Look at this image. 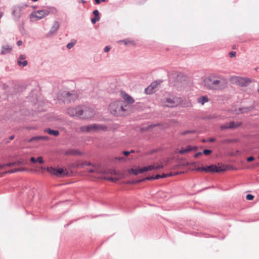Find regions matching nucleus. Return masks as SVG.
Instances as JSON below:
<instances>
[{
  "label": "nucleus",
  "instance_id": "15",
  "mask_svg": "<svg viewBox=\"0 0 259 259\" xmlns=\"http://www.w3.org/2000/svg\"><path fill=\"white\" fill-rule=\"evenodd\" d=\"M26 56L24 55H21L19 57L17 63L19 66H26L27 65V61L25 60Z\"/></svg>",
  "mask_w": 259,
  "mask_h": 259
},
{
  "label": "nucleus",
  "instance_id": "36",
  "mask_svg": "<svg viewBox=\"0 0 259 259\" xmlns=\"http://www.w3.org/2000/svg\"><path fill=\"white\" fill-rule=\"evenodd\" d=\"M195 133V132L194 131H185L183 133H181V135H186L187 134H189V133Z\"/></svg>",
  "mask_w": 259,
  "mask_h": 259
},
{
  "label": "nucleus",
  "instance_id": "31",
  "mask_svg": "<svg viewBox=\"0 0 259 259\" xmlns=\"http://www.w3.org/2000/svg\"><path fill=\"white\" fill-rule=\"evenodd\" d=\"M229 128H230L229 122L226 123L221 126V129L222 130H227V129H229Z\"/></svg>",
  "mask_w": 259,
  "mask_h": 259
},
{
  "label": "nucleus",
  "instance_id": "21",
  "mask_svg": "<svg viewBox=\"0 0 259 259\" xmlns=\"http://www.w3.org/2000/svg\"><path fill=\"white\" fill-rule=\"evenodd\" d=\"M248 82V80L246 78L240 77L237 84L241 87H243L246 85Z\"/></svg>",
  "mask_w": 259,
  "mask_h": 259
},
{
  "label": "nucleus",
  "instance_id": "14",
  "mask_svg": "<svg viewBox=\"0 0 259 259\" xmlns=\"http://www.w3.org/2000/svg\"><path fill=\"white\" fill-rule=\"evenodd\" d=\"M94 114V111L90 108H85L83 109V115L81 116V118L87 119L92 117Z\"/></svg>",
  "mask_w": 259,
  "mask_h": 259
},
{
  "label": "nucleus",
  "instance_id": "46",
  "mask_svg": "<svg viewBox=\"0 0 259 259\" xmlns=\"http://www.w3.org/2000/svg\"><path fill=\"white\" fill-rule=\"evenodd\" d=\"M15 162H17L16 165H21V164L25 163V162L22 161H15Z\"/></svg>",
  "mask_w": 259,
  "mask_h": 259
},
{
  "label": "nucleus",
  "instance_id": "53",
  "mask_svg": "<svg viewBox=\"0 0 259 259\" xmlns=\"http://www.w3.org/2000/svg\"><path fill=\"white\" fill-rule=\"evenodd\" d=\"M161 178H166V177H167V175L163 174L162 175H161Z\"/></svg>",
  "mask_w": 259,
  "mask_h": 259
},
{
  "label": "nucleus",
  "instance_id": "5",
  "mask_svg": "<svg viewBox=\"0 0 259 259\" xmlns=\"http://www.w3.org/2000/svg\"><path fill=\"white\" fill-rule=\"evenodd\" d=\"M227 167L228 166L226 165L217 166L215 165H211L207 167H201L197 168L196 170L198 171H204L205 172H219L221 171H226L227 169Z\"/></svg>",
  "mask_w": 259,
  "mask_h": 259
},
{
  "label": "nucleus",
  "instance_id": "16",
  "mask_svg": "<svg viewBox=\"0 0 259 259\" xmlns=\"http://www.w3.org/2000/svg\"><path fill=\"white\" fill-rule=\"evenodd\" d=\"M142 169H144V167H137L135 168H131L129 170L130 173H133L135 175H137L139 174H142L145 171H142Z\"/></svg>",
  "mask_w": 259,
  "mask_h": 259
},
{
  "label": "nucleus",
  "instance_id": "44",
  "mask_svg": "<svg viewBox=\"0 0 259 259\" xmlns=\"http://www.w3.org/2000/svg\"><path fill=\"white\" fill-rule=\"evenodd\" d=\"M254 159V158L253 156L249 157L247 158V161L248 162H250L253 161Z\"/></svg>",
  "mask_w": 259,
  "mask_h": 259
},
{
  "label": "nucleus",
  "instance_id": "58",
  "mask_svg": "<svg viewBox=\"0 0 259 259\" xmlns=\"http://www.w3.org/2000/svg\"><path fill=\"white\" fill-rule=\"evenodd\" d=\"M80 3H82V4H84V3H85V1H84V0H81V1H80Z\"/></svg>",
  "mask_w": 259,
  "mask_h": 259
},
{
  "label": "nucleus",
  "instance_id": "13",
  "mask_svg": "<svg viewBox=\"0 0 259 259\" xmlns=\"http://www.w3.org/2000/svg\"><path fill=\"white\" fill-rule=\"evenodd\" d=\"M158 83L156 81L153 82L145 90V93L146 94H151L155 92V89L157 88Z\"/></svg>",
  "mask_w": 259,
  "mask_h": 259
},
{
  "label": "nucleus",
  "instance_id": "2",
  "mask_svg": "<svg viewBox=\"0 0 259 259\" xmlns=\"http://www.w3.org/2000/svg\"><path fill=\"white\" fill-rule=\"evenodd\" d=\"M203 84L209 90H222L227 87V80L224 78L211 75L204 79Z\"/></svg>",
  "mask_w": 259,
  "mask_h": 259
},
{
  "label": "nucleus",
  "instance_id": "19",
  "mask_svg": "<svg viewBox=\"0 0 259 259\" xmlns=\"http://www.w3.org/2000/svg\"><path fill=\"white\" fill-rule=\"evenodd\" d=\"M122 98L124 99V100L128 104H132L134 102V99L128 94H123Z\"/></svg>",
  "mask_w": 259,
  "mask_h": 259
},
{
  "label": "nucleus",
  "instance_id": "18",
  "mask_svg": "<svg viewBox=\"0 0 259 259\" xmlns=\"http://www.w3.org/2000/svg\"><path fill=\"white\" fill-rule=\"evenodd\" d=\"M12 48L9 45H5L2 47L1 54L5 55L7 53H10L12 51Z\"/></svg>",
  "mask_w": 259,
  "mask_h": 259
},
{
  "label": "nucleus",
  "instance_id": "40",
  "mask_svg": "<svg viewBox=\"0 0 259 259\" xmlns=\"http://www.w3.org/2000/svg\"><path fill=\"white\" fill-rule=\"evenodd\" d=\"M36 161L39 162V163H44V160L42 157H38L36 159Z\"/></svg>",
  "mask_w": 259,
  "mask_h": 259
},
{
  "label": "nucleus",
  "instance_id": "20",
  "mask_svg": "<svg viewBox=\"0 0 259 259\" xmlns=\"http://www.w3.org/2000/svg\"><path fill=\"white\" fill-rule=\"evenodd\" d=\"M49 138L47 136H35L31 138L29 141L32 142L33 141H39V140H48Z\"/></svg>",
  "mask_w": 259,
  "mask_h": 259
},
{
  "label": "nucleus",
  "instance_id": "10",
  "mask_svg": "<svg viewBox=\"0 0 259 259\" xmlns=\"http://www.w3.org/2000/svg\"><path fill=\"white\" fill-rule=\"evenodd\" d=\"M25 7L23 6H17L14 8L12 12L13 16L16 19H18L23 14V10Z\"/></svg>",
  "mask_w": 259,
  "mask_h": 259
},
{
  "label": "nucleus",
  "instance_id": "48",
  "mask_svg": "<svg viewBox=\"0 0 259 259\" xmlns=\"http://www.w3.org/2000/svg\"><path fill=\"white\" fill-rule=\"evenodd\" d=\"M161 175H156L154 177V180H157L161 178Z\"/></svg>",
  "mask_w": 259,
  "mask_h": 259
},
{
  "label": "nucleus",
  "instance_id": "32",
  "mask_svg": "<svg viewBox=\"0 0 259 259\" xmlns=\"http://www.w3.org/2000/svg\"><path fill=\"white\" fill-rule=\"evenodd\" d=\"M183 172H182V171H180V172H170V173L168 174H166L167 175V177H171V176H176V175H179L181 173H183Z\"/></svg>",
  "mask_w": 259,
  "mask_h": 259
},
{
  "label": "nucleus",
  "instance_id": "24",
  "mask_svg": "<svg viewBox=\"0 0 259 259\" xmlns=\"http://www.w3.org/2000/svg\"><path fill=\"white\" fill-rule=\"evenodd\" d=\"M229 126L230 128H235L239 126H240L242 124L241 122H234V121H231L229 122Z\"/></svg>",
  "mask_w": 259,
  "mask_h": 259
},
{
  "label": "nucleus",
  "instance_id": "25",
  "mask_svg": "<svg viewBox=\"0 0 259 259\" xmlns=\"http://www.w3.org/2000/svg\"><path fill=\"white\" fill-rule=\"evenodd\" d=\"M17 162H9L6 164H0V170L4 169L6 166L10 167L14 165H16Z\"/></svg>",
  "mask_w": 259,
  "mask_h": 259
},
{
  "label": "nucleus",
  "instance_id": "38",
  "mask_svg": "<svg viewBox=\"0 0 259 259\" xmlns=\"http://www.w3.org/2000/svg\"><path fill=\"white\" fill-rule=\"evenodd\" d=\"M203 153L205 155H207L211 153V151L210 150H208V149H205L203 150Z\"/></svg>",
  "mask_w": 259,
  "mask_h": 259
},
{
  "label": "nucleus",
  "instance_id": "26",
  "mask_svg": "<svg viewBox=\"0 0 259 259\" xmlns=\"http://www.w3.org/2000/svg\"><path fill=\"white\" fill-rule=\"evenodd\" d=\"M143 167H144V169H142V171L145 172V171H151V170L155 169L154 163L151 165L147 166H144Z\"/></svg>",
  "mask_w": 259,
  "mask_h": 259
},
{
  "label": "nucleus",
  "instance_id": "41",
  "mask_svg": "<svg viewBox=\"0 0 259 259\" xmlns=\"http://www.w3.org/2000/svg\"><path fill=\"white\" fill-rule=\"evenodd\" d=\"M236 56V52H231L229 53V56L231 58L234 57Z\"/></svg>",
  "mask_w": 259,
  "mask_h": 259
},
{
  "label": "nucleus",
  "instance_id": "1",
  "mask_svg": "<svg viewBox=\"0 0 259 259\" xmlns=\"http://www.w3.org/2000/svg\"><path fill=\"white\" fill-rule=\"evenodd\" d=\"M77 168H83L88 176L94 179H103L105 174L104 167L99 163H92L88 161L77 162L74 166Z\"/></svg>",
  "mask_w": 259,
  "mask_h": 259
},
{
  "label": "nucleus",
  "instance_id": "57",
  "mask_svg": "<svg viewBox=\"0 0 259 259\" xmlns=\"http://www.w3.org/2000/svg\"><path fill=\"white\" fill-rule=\"evenodd\" d=\"M3 15V13L0 12V19H1V18L2 17Z\"/></svg>",
  "mask_w": 259,
  "mask_h": 259
},
{
  "label": "nucleus",
  "instance_id": "54",
  "mask_svg": "<svg viewBox=\"0 0 259 259\" xmlns=\"http://www.w3.org/2000/svg\"><path fill=\"white\" fill-rule=\"evenodd\" d=\"M214 141H215V139H214V138H210L208 140V141L210 142H214Z\"/></svg>",
  "mask_w": 259,
  "mask_h": 259
},
{
  "label": "nucleus",
  "instance_id": "45",
  "mask_svg": "<svg viewBox=\"0 0 259 259\" xmlns=\"http://www.w3.org/2000/svg\"><path fill=\"white\" fill-rule=\"evenodd\" d=\"M111 48L109 46H106L104 49L105 52H108L110 51Z\"/></svg>",
  "mask_w": 259,
  "mask_h": 259
},
{
  "label": "nucleus",
  "instance_id": "35",
  "mask_svg": "<svg viewBox=\"0 0 259 259\" xmlns=\"http://www.w3.org/2000/svg\"><path fill=\"white\" fill-rule=\"evenodd\" d=\"M246 198L248 200H251L254 198V196L251 194H247L246 196Z\"/></svg>",
  "mask_w": 259,
  "mask_h": 259
},
{
  "label": "nucleus",
  "instance_id": "7",
  "mask_svg": "<svg viewBox=\"0 0 259 259\" xmlns=\"http://www.w3.org/2000/svg\"><path fill=\"white\" fill-rule=\"evenodd\" d=\"M47 170L51 174L55 175L57 177H62L68 175V171L66 169L62 168H54L53 167H48Z\"/></svg>",
  "mask_w": 259,
  "mask_h": 259
},
{
  "label": "nucleus",
  "instance_id": "29",
  "mask_svg": "<svg viewBox=\"0 0 259 259\" xmlns=\"http://www.w3.org/2000/svg\"><path fill=\"white\" fill-rule=\"evenodd\" d=\"M25 169L24 168H15L13 170H9L8 171H6L5 172V174H7V173H14V172H18V171H23Z\"/></svg>",
  "mask_w": 259,
  "mask_h": 259
},
{
  "label": "nucleus",
  "instance_id": "50",
  "mask_svg": "<svg viewBox=\"0 0 259 259\" xmlns=\"http://www.w3.org/2000/svg\"><path fill=\"white\" fill-rule=\"evenodd\" d=\"M109 181H115L116 180H117V179H115V178H108L107 179Z\"/></svg>",
  "mask_w": 259,
  "mask_h": 259
},
{
  "label": "nucleus",
  "instance_id": "55",
  "mask_svg": "<svg viewBox=\"0 0 259 259\" xmlns=\"http://www.w3.org/2000/svg\"><path fill=\"white\" fill-rule=\"evenodd\" d=\"M14 135H13V136H10V137L9 139H10V140H13V139H14Z\"/></svg>",
  "mask_w": 259,
  "mask_h": 259
},
{
  "label": "nucleus",
  "instance_id": "59",
  "mask_svg": "<svg viewBox=\"0 0 259 259\" xmlns=\"http://www.w3.org/2000/svg\"><path fill=\"white\" fill-rule=\"evenodd\" d=\"M201 154V153H197L195 154V157L198 156V155Z\"/></svg>",
  "mask_w": 259,
  "mask_h": 259
},
{
  "label": "nucleus",
  "instance_id": "28",
  "mask_svg": "<svg viewBox=\"0 0 259 259\" xmlns=\"http://www.w3.org/2000/svg\"><path fill=\"white\" fill-rule=\"evenodd\" d=\"M67 155H77L79 154V152L76 150L71 149L66 152Z\"/></svg>",
  "mask_w": 259,
  "mask_h": 259
},
{
  "label": "nucleus",
  "instance_id": "61",
  "mask_svg": "<svg viewBox=\"0 0 259 259\" xmlns=\"http://www.w3.org/2000/svg\"><path fill=\"white\" fill-rule=\"evenodd\" d=\"M102 2H105L106 0H101Z\"/></svg>",
  "mask_w": 259,
  "mask_h": 259
},
{
  "label": "nucleus",
  "instance_id": "30",
  "mask_svg": "<svg viewBox=\"0 0 259 259\" xmlns=\"http://www.w3.org/2000/svg\"><path fill=\"white\" fill-rule=\"evenodd\" d=\"M119 42H122L125 45H128V44H131V45H133L134 44L133 41L130 40H128V39L123 40L120 41Z\"/></svg>",
  "mask_w": 259,
  "mask_h": 259
},
{
  "label": "nucleus",
  "instance_id": "56",
  "mask_svg": "<svg viewBox=\"0 0 259 259\" xmlns=\"http://www.w3.org/2000/svg\"><path fill=\"white\" fill-rule=\"evenodd\" d=\"M95 2L97 4H99L100 3V0H95Z\"/></svg>",
  "mask_w": 259,
  "mask_h": 259
},
{
  "label": "nucleus",
  "instance_id": "6",
  "mask_svg": "<svg viewBox=\"0 0 259 259\" xmlns=\"http://www.w3.org/2000/svg\"><path fill=\"white\" fill-rule=\"evenodd\" d=\"M183 100L181 98L175 97L167 98L163 104L165 106L171 108L178 106L181 104Z\"/></svg>",
  "mask_w": 259,
  "mask_h": 259
},
{
  "label": "nucleus",
  "instance_id": "49",
  "mask_svg": "<svg viewBox=\"0 0 259 259\" xmlns=\"http://www.w3.org/2000/svg\"><path fill=\"white\" fill-rule=\"evenodd\" d=\"M30 161L33 163H35V162H36V159H35L34 157H32L30 158Z\"/></svg>",
  "mask_w": 259,
  "mask_h": 259
},
{
  "label": "nucleus",
  "instance_id": "11",
  "mask_svg": "<svg viewBox=\"0 0 259 259\" xmlns=\"http://www.w3.org/2000/svg\"><path fill=\"white\" fill-rule=\"evenodd\" d=\"M62 96L65 98V100L69 102L73 101L77 99L78 97L77 93L74 91L72 92L71 93L66 91H64L62 93Z\"/></svg>",
  "mask_w": 259,
  "mask_h": 259
},
{
  "label": "nucleus",
  "instance_id": "23",
  "mask_svg": "<svg viewBox=\"0 0 259 259\" xmlns=\"http://www.w3.org/2000/svg\"><path fill=\"white\" fill-rule=\"evenodd\" d=\"M192 149L191 146H187L185 148H182L181 149H180L179 151V153L181 154H184L185 153H186L190 151H191Z\"/></svg>",
  "mask_w": 259,
  "mask_h": 259
},
{
  "label": "nucleus",
  "instance_id": "39",
  "mask_svg": "<svg viewBox=\"0 0 259 259\" xmlns=\"http://www.w3.org/2000/svg\"><path fill=\"white\" fill-rule=\"evenodd\" d=\"M93 14L95 15L96 17H100L99 13L97 10H95L93 11Z\"/></svg>",
  "mask_w": 259,
  "mask_h": 259
},
{
  "label": "nucleus",
  "instance_id": "3",
  "mask_svg": "<svg viewBox=\"0 0 259 259\" xmlns=\"http://www.w3.org/2000/svg\"><path fill=\"white\" fill-rule=\"evenodd\" d=\"M127 104L123 101H115L112 102L109 106L110 113L115 116H120L125 115Z\"/></svg>",
  "mask_w": 259,
  "mask_h": 259
},
{
  "label": "nucleus",
  "instance_id": "60",
  "mask_svg": "<svg viewBox=\"0 0 259 259\" xmlns=\"http://www.w3.org/2000/svg\"><path fill=\"white\" fill-rule=\"evenodd\" d=\"M130 153H134V152H135V151H134V150H131V151H130Z\"/></svg>",
  "mask_w": 259,
  "mask_h": 259
},
{
  "label": "nucleus",
  "instance_id": "12",
  "mask_svg": "<svg viewBox=\"0 0 259 259\" xmlns=\"http://www.w3.org/2000/svg\"><path fill=\"white\" fill-rule=\"evenodd\" d=\"M60 25L58 21H54L49 32L46 34V37H50L55 35L59 28Z\"/></svg>",
  "mask_w": 259,
  "mask_h": 259
},
{
  "label": "nucleus",
  "instance_id": "33",
  "mask_svg": "<svg viewBox=\"0 0 259 259\" xmlns=\"http://www.w3.org/2000/svg\"><path fill=\"white\" fill-rule=\"evenodd\" d=\"M154 165L155 169H158L163 167V165L159 164L158 163H154Z\"/></svg>",
  "mask_w": 259,
  "mask_h": 259
},
{
  "label": "nucleus",
  "instance_id": "9",
  "mask_svg": "<svg viewBox=\"0 0 259 259\" xmlns=\"http://www.w3.org/2000/svg\"><path fill=\"white\" fill-rule=\"evenodd\" d=\"M49 14V11L46 10L34 11L31 14V17L34 18L35 20H38L48 16Z\"/></svg>",
  "mask_w": 259,
  "mask_h": 259
},
{
  "label": "nucleus",
  "instance_id": "51",
  "mask_svg": "<svg viewBox=\"0 0 259 259\" xmlns=\"http://www.w3.org/2000/svg\"><path fill=\"white\" fill-rule=\"evenodd\" d=\"M17 44L18 46H20L22 45V41L21 40H19L17 41Z\"/></svg>",
  "mask_w": 259,
  "mask_h": 259
},
{
  "label": "nucleus",
  "instance_id": "43",
  "mask_svg": "<svg viewBox=\"0 0 259 259\" xmlns=\"http://www.w3.org/2000/svg\"><path fill=\"white\" fill-rule=\"evenodd\" d=\"M116 159H118L119 161H125V158L124 157H118L115 158Z\"/></svg>",
  "mask_w": 259,
  "mask_h": 259
},
{
  "label": "nucleus",
  "instance_id": "27",
  "mask_svg": "<svg viewBox=\"0 0 259 259\" xmlns=\"http://www.w3.org/2000/svg\"><path fill=\"white\" fill-rule=\"evenodd\" d=\"M239 78H240V77H239V76H233L230 78V81L232 83L237 84V83L238 82V80H239Z\"/></svg>",
  "mask_w": 259,
  "mask_h": 259
},
{
  "label": "nucleus",
  "instance_id": "22",
  "mask_svg": "<svg viewBox=\"0 0 259 259\" xmlns=\"http://www.w3.org/2000/svg\"><path fill=\"white\" fill-rule=\"evenodd\" d=\"M208 101L209 99L207 96H201L197 99V102L202 105H204Z\"/></svg>",
  "mask_w": 259,
  "mask_h": 259
},
{
  "label": "nucleus",
  "instance_id": "47",
  "mask_svg": "<svg viewBox=\"0 0 259 259\" xmlns=\"http://www.w3.org/2000/svg\"><path fill=\"white\" fill-rule=\"evenodd\" d=\"M122 153H123V154L124 155H125V156H128V155H130V152H129V151H123V152H122Z\"/></svg>",
  "mask_w": 259,
  "mask_h": 259
},
{
  "label": "nucleus",
  "instance_id": "4",
  "mask_svg": "<svg viewBox=\"0 0 259 259\" xmlns=\"http://www.w3.org/2000/svg\"><path fill=\"white\" fill-rule=\"evenodd\" d=\"M79 131L82 133H99L107 131V127L103 124L94 123L82 126L80 127Z\"/></svg>",
  "mask_w": 259,
  "mask_h": 259
},
{
  "label": "nucleus",
  "instance_id": "34",
  "mask_svg": "<svg viewBox=\"0 0 259 259\" xmlns=\"http://www.w3.org/2000/svg\"><path fill=\"white\" fill-rule=\"evenodd\" d=\"M99 19H100V17H96L95 16V17L94 18H92L91 19V21L93 24H95L97 21H98L99 20Z\"/></svg>",
  "mask_w": 259,
  "mask_h": 259
},
{
  "label": "nucleus",
  "instance_id": "42",
  "mask_svg": "<svg viewBox=\"0 0 259 259\" xmlns=\"http://www.w3.org/2000/svg\"><path fill=\"white\" fill-rule=\"evenodd\" d=\"M145 180H154V177H147L145 179H143V180H141V181H144Z\"/></svg>",
  "mask_w": 259,
  "mask_h": 259
},
{
  "label": "nucleus",
  "instance_id": "37",
  "mask_svg": "<svg viewBox=\"0 0 259 259\" xmlns=\"http://www.w3.org/2000/svg\"><path fill=\"white\" fill-rule=\"evenodd\" d=\"M75 42H71L70 43H68L67 45V48L69 49H71L75 45Z\"/></svg>",
  "mask_w": 259,
  "mask_h": 259
},
{
  "label": "nucleus",
  "instance_id": "8",
  "mask_svg": "<svg viewBox=\"0 0 259 259\" xmlns=\"http://www.w3.org/2000/svg\"><path fill=\"white\" fill-rule=\"evenodd\" d=\"M67 113L71 116L81 118L83 115V109L80 107L69 108L67 109Z\"/></svg>",
  "mask_w": 259,
  "mask_h": 259
},
{
  "label": "nucleus",
  "instance_id": "17",
  "mask_svg": "<svg viewBox=\"0 0 259 259\" xmlns=\"http://www.w3.org/2000/svg\"><path fill=\"white\" fill-rule=\"evenodd\" d=\"M44 132L48 133L50 135H53L55 137H57L59 135V132L58 130H53L51 128H47L44 130Z\"/></svg>",
  "mask_w": 259,
  "mask_h": 259
},
{
  "label": "nucleus",
  "instance_id": "52",
  "mask_svg": "<svg viewBox=\"0 0 259 259\" xmlns=\"http://www.w3.org/2000/svg\"><path fill=\"white\" fill-rule=\"evenodd\" d=\"M248 110V109L247 108H243L242 109H241V112L242 113H244V112H246Z\"/></svg>",
  "mask_w": 259,
  "mask_h": 259
}]
</instances>
